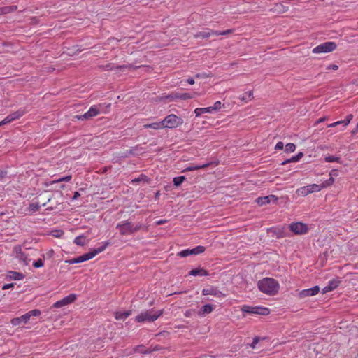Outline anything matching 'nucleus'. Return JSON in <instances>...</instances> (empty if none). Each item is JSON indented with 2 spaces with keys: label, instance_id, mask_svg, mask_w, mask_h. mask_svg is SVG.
I'll list each match as a JSON object with an SVG mask.
<instances>
[{
  "label": "nucleus",
  "instance_id": "obj_35",
  "mask_svg": "<svg viewBox=\"0 0 358 358\" xmlns=\"http://www.w3.org/2000/svg\"><path fill=\"white\" fill-rule=\"evenodd\" d=\"M41 205L38 202L31 203L29 206V211L32 213L37 212L40 210Z\"/></svg>",
  "mask_w": 358,
  "mask_h": 358
},
{
  "label": "nucleus",
  "instance_id": "obj_13",
  "mask_svg": "<svg viewBox=\"0 0 358 358\" xmlns=\"http://www.w3.org/2000/svg\"><path fill=\"white\" fill-rule=\"evenodd\" d=\"M202 294L205 296L212 295L217 298H222L225 296V295L221 291L213 286H208L203 288L202 290Z\"/></svg>",
  "mask_w": 358,
  "mask_h": 358
},
{
  "label": "nucleus",
  "instance_id": "obj_31",
  "mask_svg": "<svg viewBox=\"0 0 358 358\" xmlns=\"http://www.w3.org/2000/svg\"><path fill=\"white\" fill-rule=\"evenodd\" d=\"M303 152H299L296 156H293L290 159L282 163V164H285L286 163H289V162H296L300 160V159L303 157Z\"/></svg>",
  "mask_w": 358,
  "mask_h": 358
},
{
  "label": "nucleus",
  "instance_id": "obj_40",
  "mask_svg": "<svg viewBox=\"0 0 358 358\" xmlns=\"http://www.w3.org/2000/svg\"><path fill=\"white\" fill-rule=\"evenodd\" d=\"M27 314L29 315V317L31 319V317H38L41 315V311L38 309H34L33 310L28 312Z\"/></svg>",
  "mask_w": 358,
  "mask_h": 358
},
{
  "label": "nucleus",
  "instance_id": "obj_43",
  "mask_svg": "<svg viewBox=\"0 0 358 358\" xmlns=\"http://www.w3.org/2000/svg\"><path fill=\"white\" fill-rule=\"evenodd\" d=\"M143 225L141 223H138L136 224H132V230H133V234L141 230V229L143 228Z\"/></svg>",
  "mask_w": 358,
  "mask_h": 358
},
{
  "label": "nucleus",
  "instance_id": "obj_55",
  "mask_svg": "<svg viewBox=\"0 0 358 358\" xmlns=\"http://www.w3.org/2000/svg\"><path fill=\"white\" fill-rule=\"evenodd\" d=\"M330 177H334L338 176V171L336 169H333L329 173Z\"/></svg>",
  "mask_w": 358,
  "mask_h": 358
},
{
  "label": "nucleus",
  "instance_id": "obj_24",
  "mask_svg": "<svg viewBox=\"0 0 358 358\" xmlns=\"http://www.w3.org/2000/svg\"><path fill=\"white\" fill-rule=\"evenodd\" d=\"M213 113V109H212L210 107H206V108H197L194 110V113L196 117L200 116L203 113Z\"/></svg>",
  "mask_w": 358,
  "mask_h": 358
},
{
  "label": "nucleus",
  "instance_id": "obj_56",
  "mask_svg": "<svg viewBox=\"0 0 358 358\" xmlns=\"http://www.w3.org/2000/svg\"><path fill=\"white\" fill-rule=\"evenodd\" d=\"M14 287L13 283L6 284L3 286V289H8Z\"/></svg>",
  "mask_w": 358,
  "mask_h": 358
},
{
  "label": "nucleus",
  "instance_id": "obj_46",
  "mask_svg": "<svg viewBox=\"0 0 358 358\" xmlns=\"http://www.w3.org/2000/svg\"><path fill=\"white\" fill-rule=\"evenodd\" d=\"M11 122H12L11 120H10V117L8 115L6 118H4L2 121L0 122V126H2L6 124H8Z\"/></svg>",
  "mask_w": 358,
  "mask_h": 358
},
{
  "label": "nucleus",
  "instance_id": "obj_8",
  "mask_svg": "<svg viewBox=\"0 0 358 358\" xmlns=\"http://www.w3.org/2000/svg\"><path fill=\"white\" fill-rule=\"evenodd\" d=\"M120 231V234L122 236L131 235L133 234L132 223L129 220L122 221L118 223L116 226Z\"/></svg>",
  "mask_w": 358,
  "mask_h": 358
},
{
  "label": "nucleus",
  "instance_id": "obj_9",
  "mask_svg": "<svg viewBox=\"0 0 358 358\" xmlns=\"http://www.w3.org/2000/svg\"><path fill=\"white\" fill-rule=\"evenodd\" d=\"M289 229L297 235L305 234L308 231V227L306 224L302 222L292 223L289 226Z\"/></svg>",
  "mask_w": 358,
  "mask_h": 358
},
{
  "label": "nucleus",
  "instance_id": "obj_54",
  "mask_svg": "<svg viewBox=\"0 0 358 358\" xmlns=\"http://www.w3.org/2000/svg\"><path fill=\"white\" fill-rule=\"evenodd\" d=\"M339 124H342V122L341 120V121H337V122H335L334 123H331V124H329L327 125L328 127H335Z\"/></svg>",
  "mask_w": 358,
  "mask_h": 358
},
{
  "label": "nucleus",
  "instance_id": "obj_59",
  "mask_svg": "<svg viewBox=\"0 0 358 358\" xmlns=\"http://www.w3.org/2000/svg\"><path fill=\"white\" fill-rule=\"evenodd\" d=\"M352 133L353 134L358 133V122H357V124L355 129L352 131Z\"/></svg>",
  "mask_w": 358,
  "mask_h": 358
},
{
  "label": "nucleus",
  "instance_id": "obj_26",
  "mask_svg": "<svg viewBox=\"0 0 358 358\" xmlns=\"http://www.w3.org/2000/svg\"><path fill=\"white\" fill-rule=\"evenodd\" d=\"M8 278L10 280H20L24 278V275L22 273L10 271L8 275Z\"/></svg>",
  "mask_w": 358,
  "mask_h": 358
},
{
  "label": "nucleus",
  "instance_id": "obj_38",
  "mask_svg": "<svg viewBox=\"0 0 358 358\" xmlns=\"http://www.w3.org/2000/svg\"><path fill=\"white\" fill-rule=\"evenodd\" d=\"M74 243L78 245H83L85 244V238L84 236H80L76 237L74 239Z\"/></svg>",
  "mask_w": 358,
  "mask_h": 358
},
{
  "label": "nucleus",
  "instance_id": "obj_42",
  "mask_svg": "<svg viewBox=\"0 0 358 358\" xmlns=\"http://www.w3.org/2000/svg\"><path fill=\"white\" fill-rule=\"evenodd\" d=\"M352 118H353V115L352 114H349L346 117L345 120H341L342 124H343L344 127H347L350 124V122L352 120Z\"/></svg>",
  "mask_w": 358,
  "mask_h": 358
},
{
  "label": "nucleus",
  "instance_id": "obj_23",
  "mask_svg": "<svg viewBox=\"0 0 358 358\" xmlns=\"http://www.w3.org/2000/svg\"><path fill=\"white\" fill-rule=\"evenodd\" d=\"M213 310V307L210 304H206L201 307V310L198 312V315L203 317L206 315L210 313Z\"/></svg>",
  "mask_w": 358,
  "mask_h": 358
},
{
  "label": "nucleus",
  "instance_id": "obj_53",
  "mask_svg": "<svg viewBox=\"0 0 358 358\" xmlns=\"http://www.w3.org/2000/svg\"><path fill=\"white\" fill-rule=\"evenodd\" d=\"M327 119H328V117H326V116H325V117H321V118L318 119V120L315 122V123L314 124V125L315 126V125H317V124H319V123L323 122L326 121Z\"/></svg>",
  "mask_w": 358,
  "mask_h": 358
},
{
  "label": "nucleus",
  "instance_id": "obj_17",
  "mask_svg": "<svg viewBox=\"0 0 358 358\" xmlns=\"http://www.w3.org/2000/svg\"><path fill=\"white\" fill-rule=\"evenodd\" d=\"M277 200L278 198L275 196L269 195L264 197H258L256 199V201L259 206H263L266 203H275Z\"/></svg>",
  "mask_w": 358,
  "mask_h": 358
},
{
  "label": "nucleus",
  "instance_id": "obj_34",
  "mask_svg": "<svg viewBox=\"0 0 358 358\" xmlns=\"http://www.w3.org/2000/svg\"><path fill=\"white\" fill-rule=\"evenodd\" d=\"M186 180V178L183 176L175 177L173 180V184L175 186L178 187L180 186L185 180Z\"/></svg>",
  "mask_w": 358,
  "mask_h": 358
},
{
  "label": "nucleus",
  "instance_id": "obj_33",
  "mask_svg": "<svg viewBox=\"0 0 358 358\" xmlns=\"http://www.w3.org/2000/svg\"><path fill=\"white\" fill-rule=\"evenodd\" d=\"M324 160H325L326 162H338V163H340L341 162V157H336V156L329 155V156H326L324 157Z\"/></svg>",
  "mask_w": 358,
  "mask_h": 358
},
{
  "label": "nucleus",
  "instance_id": "obj_15",
  "mask_svg": "<svg viewBox=\"0 0 358 358\" xmlns=\"http://www.w3.org/2000/svg\"><path fill=\"white\" fill-rule=\"evenodd\" d=\"M76 299V295L74 294H71L68 295L67 296L63 298L62 300L57 301L53 305L55 308H62L64 306L73 303Z\"/></svg>",
  "mask_w": 358,
  "mask_h": 358
},
{
  "label": "nucleus",
  "instance_id": "obj_22",
  "mask_svg": "<svg viewBox=\"0 0 358 358\" xmlns=\"http://www.w3.org/2000/svg\"><path fill=\"white\" fill-rule=\"evenodd\" d=\"M189 274L193 276H207L208 275V272L204 268H199L191 270Z\"/></svg>",
  "mask_w": 358,
  "mask_h": 358
},
{
  "label": "nucleus",
  "instance_id": "obj_29",
  "mask_svg": "<svg viewBox=\"0 0 358 358\" xmlns=\"http://www.w3.org/2000/svg\"><path fill=\"white\" fill-rule=\"evenodd\" d=\"M16 8H17V6H4L2 8H0V15L9 13L10 12L15 10Z\"/></svg>",
  "mask_w": 358,
  "mask_h": 358
},
{
  "label": "nucleus",
  "instance_id": "obj_6",
  "mask_svg": "<svg viewBox=\"0 0 358 358\" xmlns=\"http://www.w3.org/2000/svg\"><path fill=\"white\" fill-rule=\"evenodd\" d=\"M241 310L243 313L262 315H267L270 313V310L268 308L262 306L252 307L250 306L244 305L241 307Z\"/></svg>",
  "mask_w": 358,
  "mask_h": 358
},
{
  "label": "nucleus",
  "instance_id": "obj_12",
  "mask_svg": "<svg viewBox=\"0 0 358 358\" xmlns=\"http://www.w3.org/2000/svg\"><path fill=\"white\" fill-rule=\"evenodd\" d=\"M231 33V29H227L223 32L218 31H199L197 34H195L196 38H208L213 35L219 36V35H225L227 34Z\"/></svg>",
  "mask_w": 358,
  "mask_h": 358
},
{
  "label": "nucleus",
  "instance_id": "obj_19",
  "mask_svg": "<svg viewBox=\"0 0 358 358\" xmlns=\"http://www.w3.org/2000/svg\"><path fill=\"white\" fill-rule=\"evenodd\" d=\"M210 165V163L203 164H191L188 165L186 168H185L182 172H187V171H196L199 169H204L207 167H208Z\"/></svg>",
  "mask_w": 358,
  "mask_h": 358
},
{
  "label": "nucleus",
  "instance_id": "obj_36",
  "mask_svg": "<svg viewBox=\"0 0 358 358\" xmlns=\"http://www.w3.org/2000/svg\"><path fill=\"white\" fill-rule=\"evenodd\" d=\"M334 182V178L333 177H330L328 180H327L326 181L323 182L322 183L321 185H320L321 187V189L322 188H325V187H327L329 186H331V185H333Z\"/></svg>",
  "mask_w": 358,
  "mask_h": 358
},
{
  "label": "nucleus",
  "instance_id": "obj_7",
  "mask_svg": "<svg viewBox=\"0 0 358 358\" xmlns=\"http://www.w3.org/2000/svg\"><path fill=\"white\" fill-rule=\"evenodd\" d=\"M320 190L321 187L319 185L311 184L297 189L296 193L299 196H306L309 194L317 192H320Z\"/></svg>",
  "mask_w": 358,
  "mask_h": 358
},
{
  "label": "nucleus",
  "instance_id": "obj_57",
  "mask_svg": "<svg viewBox=\"0 0 358 358\" xmlns=\"http://www.w3.org/2000/svg\"><path fill=\"white\" fill-rule=\"evenodd\" d=\"M187 82L189 84H190V85H193V84H194V83H195V82H194V80L193 78H188V79L187 80Z\"/></svg>",
  "mask_w": 358,
  "mask_h": 358
},
{
  "label": "nucleus",
  "instance_id": "obj_41",
  "mask_svg": "<svg viewBox=\"0 0 358 358\" xmlns=\"http://www.w3.org/2000/svg\"><path fill=\"white\" fill-rule=\"evenodd\" d=\"M222 103L220 101H216L213 106H210L212 109H213V113L218 111L222 108Z\"/></svg>",
  "mask_w": 358,
  "mask_h": 358
},
{
  "label": "nucleus",
  "instance_id": "obj_18",
  "mask_svg": "<svg viewBox=\"0 0 358 358\" xmlns=\"http://www.w3.org/2000/svg\"><path fill=\"white\" fill-rule=\"evenodd\" d=\"M30 318L29 317V315L27 313H25L24 315H22L21 317H15V318H13L11 320V324L13 325V326H18L21 324H27L28 322L29 321Z\"/></svg>",
  "mask_w": 358,
  "mask_h": 358
},
{
  "label": "nucleus",
  "instance_id": "obj_5",
  "mask_svg": "<svg viewBox=\"0 0 358 358\" xmlns=\"http://www.w3.org/2000/svg\"><path fill=\"white\" fill-rule=\"evenodd\" d=\"M337 45L335 42L328 41L318 45L313 49L312 52L314 54L328 53L334 51Z\"/></svg>",
  "mask_w": 358,
  "mask_h": 358
},
{
  "label": "nucleus",
  "instance_id": "obj_58",
  "mask_svg": "<svg viewBox=\"0 0 358 358\" xmlns=\"http://www.w3.org/2000/svg\"><path fill=\"white\" fill-rule=\"evenodd\" d=\"M79 196H80V194L78 192H76L73 196V199H77Z\"/></svg>",
  "mask_w": 358,
  "mask_h": 358
},
{
  "label": "nucleus",
  "instance_id": "obj_51",
  "mask_svg": "<svg viewBox=\"0 0 358 358\" xmlns=\"http://www.w3.org/2000/svg\"><path fill=\"white\" fill-rule=\"evenodd\" d=\"M284 148V143L281 141L277 143V144L275 146V149L276 150H282Z\"/></svg>",
  "mask_w": 358,
  "mask_h": 358
},
{
  "label": "nucleus",
  "instance_id": "obj_52",
  "mask_svg": "<svg viewBox=\"0 0 358 358\" xmlns=\"http://www.w3.org/2000/svg\"><path fill=\"white\" fill-rule=\"evenodd\" d=\"M14 252H15V256L17 257V255L21 254L22 249L20 246H15L14 248Z\"/></svg>",
  "mask_w": 358,
  "mask_h": 358
},
{
  "label": "nucleus",
  "instance_id": "obj_64",
  "mask_svg": "<svg viewBox=\"0 0 358 358\" xmlns=\"http://www.w3.org/2000/svg\"><path fill=\"white\" fill-rule=\"evenodd\" d=\"M185 315L186 317H189V315H190V313H189V311H187V312L185 313Z\"/></svg>",
  "mask_w": 358,
  "mask_h": 358
},
{
  "label": "nucleus",
  "instance_id": "obj_3",
  "mask_svg": "<svg viewBox=\"0 0 358 358\" xmlns=\"http://www.w3.org/2000/svg\"><path fill=\"white\" fill-rule=\"evenodd\" d=\"M110 244L109 241H105L101 243V245L94 248L93 250L87 252L83 255H80L78 257L73 258L70 260V264H78L87 260H90L94 257L96 255L101 253Z\"/></svg>",
  "mask_w": 358,
  "mask_h": 358
},
{
  "label": "nucleus",
  "instance_id": "obj_44",
  "mask_svg": "<svg viewBox=\"0 0 358 358\" xmlns=\"http://www.w3.org/2000/svg\"><path fill=\"white\" fill-rule=\"evenodd\" d=\"M43 265L44 263L41 259H38L33 263V266L35 268H41L43 267Z\"/></svg>",
  "mask_w": 358,
  "mask_h": 358
},
{
  "label": "nucleus",
  "instance_id": "obj_63",
  "mask_svg": "<svg viewBox=\"0 0 358 358\" xmlns=\"http://www.w3.org/2000/svg\"><path fill=\"white\" fill-rule=\"evenodd\" d=\"M140 180H141V179L139 178H135V179L132 180V182L134 183V182H138Z\"/></svg>",
  "mask_w": 358,
  "mask_h": 358
},
{
  "label": "nucleus",
  "instance_id": "obj_62",
  "mask_svg": "<svg viewBox=\"0 0 358 358\" xmlns=\"http://www.w3.org/2000/svg\"><path fill=\"white\" fill-rule=\"evenodd\" d=\"M165 222H166L165 220H159V221L157 222V224L159 225V224H162L165 223Z\"/></svg>",
  "mask_w": 358,
  "mask_h": 358
},
{
  "label": "nucleus",
  "instance_id": "obj_39",
  "mask_svg": "<svg viewBox=\"0 0 358 358\" xmlns=\"http://www.w3.org/2000/svg\"><path fill=\"white\" fill-rule=\"evenodd\" d=\"M296 145L294 143H289L285 145V152H292L295 150Z\"/></svg>",
  "mask_w": 358,
  "mask_h": 358
},
{
  "label": "nucleus",
  "instance_id": "obj_61",
  "mask_svg": "<svg viewBox=\"0 0 358 358\" xmlns=\"http://www.w3.org/2000/svg\"><path fill=\"white\" fill-rule=\"evenodd\" d=\"M50 200H51V197H48V199H47V201H45V203H43L41 204V206H45L47 204V203H48V202H50Z\"/></svg>",
  "mask_w": 358,
  "mask_h": 358
},
{
  "label": "nucleus",
  "instance_id": "obj_37",
  "mask_svg": "<svg viewBox=\"0 0 358 358\" xmlns=\"http://www.w3.org/2000/svg\"><path fill=\"white\" fill-rule=\"evenodd\" d=\"M71 180V176L69 175L64 177L59 178L52 181V183H57L61 182H69Z\"/></svg>",
  "mask_w": 358,
  "mask_h": 358
},
{
  "label": "nucleus",
  "instance_id": "obj_49",
  "mask_svg": "<svg viewBox=\"0 0 358 358\" xmlns=\"http://www.w3.org/2000/svg\"><path fill=\"white\" fill-rule=\"evenodd\" d=\"M117 69H134L135 67L132 65V64H128V65H122V66H117Z\"/></svg>",
  "mask_w": 358,
  "mask_h": 358
},
{
  "label": "nucleus",
  "instance_id": "obj_47",
  "mask_svg": "<svg viewBox=\"0 0 358 358\" xmlns=\"http://www.w3.org/2000/svg\"><path fill=\"white\" fill-rule=\"evenodd\" d=\"M338 66L336 65V64H330V65H328L326 68L327 70H338Z\"/></svg>",
  "mask_w": 358,
  "mask_h": 358
},
{
  "label": "nucleus",
  "instance_id": "obj_10",
  "mask_svg": "<svg viewBox=\"0 0 358 358\" xmlns=\"http://www.w3.org/2000/svg\"><path fill=\"white\" fill-rule=\"evenodd\" d=\"M206 248L204 246L199 245L192 249H186L180 251L178 255L181 257H187L189 255H196L203 253Z\"/></svg>",
  "mask_w": 358,
  "mask_h": 358
},
{
  "label": "nucleus",
  "instance_id": "obj_1",
  "mask_svg": "<svg viewBox=\"0 0 358 358\" xmlns=\"http://www.w3.org/2000/svg\"><path fill=\"white\" fill-rule=\"evenodd\" d=\"M259 289L269 296L275 295L280 289L278 282L271 278H264L258 282Z\"/></svg>",
  "mask_w": 358,
  "mask_h": 358
},
{
  "label": "nucleus",
  "instance_id": "obj_25",
  "mask_svg": "<svg viewBox=\"0 0 358 358\" xmlns=\"http://www.w3.org/2000/svg\"><path fill=\"white\" fill-rule=\"evenodd\" d=\"M143 127L145 129L150 128V129H153L155 130H158V129H163L164 124H163L162 122L161 121V122H153L151 124H144Z\"/></svg>",
  "mask_w": 358,
  "mask_h": 358
},
{
  "label": "nucleus",
  "instance_id": "obj_2",
  "mask_svg": "<svg viewBox=\"0 0 358 358\" xmlns=\"http://www.w3.org/2000/svg\"><path fill=\"white\" fill-rule=\"evenodd\" d=\"M164 310H144L141 312L136 317L135 320L137 322H152L157 320L161 315H162Z\"/></svg>",
  "mask_w": 358,
  "mask_h": 358
},
{
  "label": "nucleus",
  "instance_id": "obj_21",
  "mask_svg": "<svg viewBox=\"0 0 358 358\" xmlns=\"http://www.w3.org/2000/svg\"><path fill=\"white\" fill-rule=\"evenodd\" d=\"M289 7L285 6L281 3H275L273 8L271 9V10L273 12H277L278 13H285L287 11H288Z\"/></svg>",
  "mask_w": 358,
  "mask_h": 358
},
{
  "label": "nucleus",
  "instance_id": "obj_20",
  "mask_svg": "<svg viewBox=\"0 0 358 358\" xmlns=\"http://www.w3.org/2000/svg\"><path fill=\"white\" fill-rule=\"evenodd\" d=\"M339 282H340L339 280H335V279L330 280L329 282L328 285L322 289V293L325 294V293H327L329 292L334 290L338 286Z\"/></svg>",
  "mask_w": 358,
  "mask_h": 358
},
{
  "label": "nucleus",
  "instance_id": "obj_48",
  "mask_svg": "<svg viewBox=\"0 0 358 358\" xmlns=\"http://www.w3.org/2000/svg\"><path fill=\"white\" fill-rule=\"evenodd\" d=\"M17 257L19 258L20 260H22L23 262H26V259H27V255L23 253L22 252H21V254H19L17 255Z\"/></svg>",
  "mask_w": 358,
  "mask_h": 358
},
{
  "label": "nucleus",
  "instance_id": "obj_27",
  "mask_svg": "<svg viewBox=\"0 0 358 358\" xmlns=\"http://www.w3.org/2000/svg\"><path fill=\"white\" fill-rule=\"evenodd\" d=\"M131 314V311L117 312L115 314L116 320H125Z\"/></svg>",
  "mask_w": 358,
  "mask_h": 358
},
{
  "label": "nucleus",
  "instance_id": "obj_30",
  "mask_svg": "<svg viewBox=\"0 0 358 358\" xmlns=\"http://www.w3.org/2000/svg\"><path fill=\"white\" fill-rule=\"evenodd\" d=\"M252 91H248L245 93H244L241 96V99L245 102H248L249 101H251L253 98L252 96Z\"/></svg>",
  "mask_w": 358,
  "mask_h": 358
},
{
  "label": "nucleus",
  "instance_id": "obj_45",
  "mask_svg": "<svg viewBox=\"0 0 358 358\" xmlns=\"http://www.w3.org/2000/svg\"><path fill=\"white\" fill-rule=\"evenodd\" d=\"M259 340H260V338L259 337L254 338L253 341L251 344H250V346L252 348L255 349L256 347V345L259 343Z\"/></svg>",
  "mask_w": 358,
  "mask_h": 358
},
{
  "label": "nucleus",
  "instance_id": "obj_4",
  "mask_svg": "<svg viewBox=\"0 0 358 358\" xmlns=\"http://www.w3.org/2000/svg\"><path fill=\"white\" fill-rule=\"evenodd\" d=\"M164 128L173 129L181 125L183 123V120L174 114H171L166 116L162 121Z\"/></svg>",
  "mask_w": 358,
  "mask_h": 358
},
{
  "label": "nucleus",
  "instance_id": "obj_11",
  "mask_svg": "<svg viewBox=\"0 0 358 358\" xmlns=\"http://www.w3.org/2000/svg\"><path fill=\"white\" fill-rule=\"evenodd\" d=\"M99 113H100V111H99L98 106L94 105L90 108V109L88 110V111L87 113H85V114H83L82 115H76L75 117L78 120H87V119L92 118L93 117H95V116L98 115L99 114Z\"/></svg>",
  "mask_w": 358,
  "mask_h": 358
},
{
  "label": "nucleus",
  "instance_id": "obj_14",
  "mask_svg": "<svg viewBox=\"0 0 358 358\" xmlns=\"http://www.w3.org/2000/svg\"><path fill=\"white\" fill-rule=\"evenodd\" d=\"M199 95V93L198 92H193V93H172L171 95L169 96L171 99H180L182 100H187V99H194V97Z\"/></svg>",
  "mask_w": 358,
  "mask_h": 358
},
{
  "label": "nucleus",
  "instance_id": "obj_32",
  "mask_svg": "<svg viewBox=\"0 0 358 358\" xmlns=\"http://www.w3.org/2000/svg\"><path fill=\"white\" fill-rule=\"evenodd\" d=\"M144 348H144V346H143V345H137V346H136L135 348H134L132 349V350H131V351H130V352L128 353V355H129V354H131V353H133V352H141V353H144V354L148 353V352L147 350H144Z\"/></svg>",
  "mask_w": 358,
  "mask_h": 358
},
{
  "label": "nucleus",
  "instance_id": "obj_28",
  "mask_svg": "<svg viewBox=\"0 0 358 358\" xmlns=\"http://www.w3.org/2000/svg\"><path fill=\"white\" fill-rule=\"evenodd\" d=\"M24 111L23 110H17V111H15L10 115H8L9 117H10V120H11V121H14L15 120H17L19 119L20 117H22L23 115H24Z\"/></svg>",
  "mask_w": 358,
  "mask_h": 358
},
{
  "label": "nucleus",
  "instance_id": "obj_16",
  "mask_svg": "<svg viewBox=\"0 0 358 358\" xmlns=\"http://www.w3.org/2000/svg\"><path fill=\"white\" fill-rule=\"evenodd\" d=\"M319 291H320V287H319V286L316 285L311 288L301 290L299 294V296L301 299H304V298H306L308 296H313L317 294Z\"/></svg>",
  "mask_w": 358,
  "mask_h": 358
},
{
  "label": "nucleus",
  "instance_id": "obj_60",
  "mask_svg": "<svg viewBox=\"0 0 358 358\" xmlns=\"http://www.w3.org/2000/svg\"><path fill=\"white\" fill-rule=\"evenodd\" d=\"M206 76L205 74H199V73H197L195 77L196 78H205Z\"/></svg>",
  "mask_w": 358,
  "mask_h": 358
},
{
  "label": "nucleus",
  "instance_id": "obj_50",
  "mask_svg": "<svg viewBox=\"0 0 358 358\" xmlns=\"http://www.w3.org/2000/svg\"><path fill=\"white\" fill-rule=\"evenodd\" d=\"M53 255H54L53 250H50L49 251H48L46 252V254L45 255H43V257H46L50 259L53 257Z\"/></svg>",
  "mask_w": 358,
  "mask_h": 358
}]
</instances>
